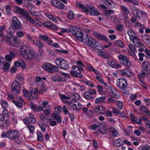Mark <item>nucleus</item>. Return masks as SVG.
<instances>
[{
	"label": "nucleus",
	"mask_w": 150,
	"mask_h": 150,
	"mask_svg": "<svg viewBox=\"0 0 150 150\" xmlns=\"http://www.w3.org/2000/svg\"><path fill=\"white\" fill-rule=\"evenodd\" d=\"M19 135V133L16 130H9L7 131V137L11 140H13L18 143L20 142Z\"/></svg>",
	"instance_id": "20e7f679"
},
{
	"label": "nucleus",
	"mask_w": 150,
	"mask_h": 150,
	"mask_svg": "<svg viewBox=\"0 0 150 150\" xmlns=\"http://www.w3.org/2000/svg\"><path fill=\"white\" fill-rule=\"evenodd\" d=\"M100 133L102 134H105L107 132V129L104 125H102L101 127L98 129Z\"/></svg>",
	"instance_id": "bb28decb"
},
{
	"label": "nucleus",
	"mask_w": 150,
	"mask_h": 150,
	"mask_svg": "<svg viewBox=\"0 0 150 150\" xmlns=\"http://www.w3.org/2000/svg\"><path fill=\"white\" fill-rule=\"evenodd\" d=\"M119 81L117 83V86L120 89L124 90L127 88V83L126 80L124 78H120Z\"/></svg>",
	"instance_id": "9d476101"
},
{
	"label": "nucleus",
	"mask_w": 150,
	"mask_h": 150,
	"mask_svg": "<svg viewBox=\"0 0 150 150\" xmlns=\"http://www.w3.org/2000/svg\"><path fill=\"white\" fill-rule=\"evenodd\" d=\"M23 122L26 124L31 123H35L36 122V119L35 117H28L24 119Z\"/></svg>",
	"instance_id": "f3484780"
},
{
	"label": "nucleus",
	"mask_w": 150,
	"mask_h": 150,
	"mask_svg": "<svg viewBox=\"0 0 150 150\" xmlns=\"http://www.w3.org/2000/svg\"><path fill=\"white\" fill-rule=\"evenodd\" d=\"M13 41L15 45H13L14 46H18L20 43V41L17 39H14Z\"/></svg>",
	"instance_id": "8fccbe9b"
},
{
	"label": "nucleus",
	"mask_w": 150,
	"mask_h": 150,
	"mask_svg": "<svg viewBox=\"0 0 150 150\" xmlns=\"http://www.w3.org/2000/svg\"><path fill=\"white\" fill-rule=\"evenodd\" d=\"M139 110L142 112H144L148 115H150V112L149 111L148 109L145 106H141Z\"/></svg>",
	"instance_id": "a878e982"
},
{
	"label": "nucleus",
	"mask_w": 150,
	"mask_h": 150,
	"mask_svg": "<svg viewBox=\"0 0 150 150\" xmlns=\"http://www.w3.org/2000/svg\"><path fill=\"white\" fill-rule=\"evenodd\" d=\"M33 16H38L40 17L41 16V14L40 13L39 11H35V12H33L32 13Z\"/></svg>",
	"instance_id": "680f3d73"
},
{
	"label": "nucleus",
	"mask_w": 150,
	"mask_h": 150,
	"mask_svg": "<svg viewBox=\"0 0 150 150\" xmlns=\"http://www.w3.org/2000/svg\"><path fill=\"white\" fill-rule=\"evenodd\" d=\"M68 18L71 20H72L74 17V14L72 11H70L67 15Z\"/></svg>",
	"instance_id": "c9c22d12"
},
{
	"label": "nucleus",
	"mask_w": 150,
	"mask_h": 150,
	"mask_svg": "<svg viewBox=\"0 0 150 150\" xmlns=\"http://www.w3.org/2000/svg\"><path fill=\"white\" fill-rule=\"evenodd\" d=\"M93 44H92V46H90L91 47H93V48H95L98 50H102L103 48L102 47L100 43H99L93 40Z\"/></svg>",
	"instance_id": "6ab92c4d"
},
{
	"label": "nucleus",
	"mask_w": 150,
	"mask_h": 150,
	"mask_svg": "<svg viewBox=\"0 0 150 150\" xmlns=\"http://www.w3.org/2000/svg\"><path fill=\"white\" fill-rule=\"evenodd\" d=\"M142 150H150V146L147 145L143 146L142 148Z\"/></svg>",
	"instance_id": "774afa93"
},
{
	"label": "nucleus",
	"mask_w": 150,
	"mask_h": 150,
	"mask_svg": "<svg viewBox=\"0 0 150 150\" xmlns=\"http://www.w3.org/2000/svg\"><path fill=\"white\" fill-rule=\"evenodd\" d=\"M21 84L18 83L16 80H14L11 85V93L12 94L16 95L20 93Z\"/></svg>",
	"instance_id": "39448f33"
},
{
	"label": "nucleus",
	"mask_w": 150,
	"mask_h": 150,
	"mask_svg": "<svg viewBox=\"0 0 150 150\" xmlns=\"http://www.w3.org/2000/svg\"><path fill=\"white\" fill-rule=\"evenodd\" d=\"M27 127L29 128L30 133L31 134H33L34 132L35 127L32 125H29Z\"/></svg>",
	"instance_id": "a19ab883"
},
{
	"label": "nucleus",
	"mask_w": 150,
	"mask_h": 150,
	"mask_svg": "<svg viewBox=\"0 0 150 150\" xmlns=\"http://www.w3.org/2000/svg\"><path fill=\"white\" fill-rule=\"evenodd\" d=\"M130 117L132 120V122L134 123H136L137 124H139V122L136 121L135 120V117L134 116L133 114L132 113L130 114Z\"/></svg>",
	"instance_id": "603ef678"
},
{
	"label": "nucleus",
	"mask_w": 150,
	"mask_h": 150,
	"mask_svg": "<svg viewBox=\"0 0 150 150\" xmlns=\"http://www.w3.org/2000/svg\"><path fill=\"white\" fill-rule=\"evenodd\" d=\"M4 59L0 57V65L2 66L3 67L2 69H3L4 71L6 72L8 71L9 70L10 64L6 62H4L3 61L4 60Z\"/></svg>",
	"instance_id": "f8f14e48"
},
{
	"label": "nucleus",
	"mask_w": 150,
	"mask_h": 150,
	"mask_svg": "<svg viewBox=\"0 0 150 150\" xmlns=\"http://www.w3.org/2000/svg\"><path fill=\"white\" fill-rule=\"evenodd\" d=\"M55 64L58 67L61 69L67 70L69 67L68 62L62 58L57 59L55 61Z\"/></svg>",
	"instance_id": "7ed1b4c3"
},
{
	"label": "nucleus",
	"mask_w": 150,
	"mask_h": 150,
	"mask_svg": "<svg viewBox=\"0 0 150 150\" xmlns=\"http://www.w3.org/2000/svg\"><path fill=\"white\" fill-rule=\"evenodd\" d=\"M15 54L12 51L10 52L9 54L5 56V59L8 61H11V59L15 57Z\"/></svg>",
	"instance_id": "5701e85b"
},
{
	"label": "nucleus",
	"mask_w": 150,
	"mask_h": 150,
	"mask_svg": "<svg viewBox=\"0 0 150 150\" xmlns=\"http://www.w3.org/2000/svg\"><path fill=\"white\" fill-rule=\"evenodd\" d=\"M30 105L32 109L35 111L37 109V106L35 105L33 102L30 103Z\"/></svg>",
	"instance_id": "052dcab7"
},
{
	"label": "nucleus",
	"mask_w": 150,
	"mask_h": 150,
	"mask_svg": "<svg viewBox=\"0 0 150 150\" xmlns=\"http://www.w3.org/2000/svg\"><path fill=\"white\" fill-rule=\"evenodd\" d=\"M21 54L24 58L28 60H32L33 54V52L31 48L29 47H26L22 48L21 50Z\"/></svg>",
	"instance_id": "f03ea898"
},
{
	"label": "nucleus",
	"mask_w": 150,
	"mask_h": 150,
	"mask_svg": "<svg viewBox=\"0 0 150 150\" xmlns=\"http://www.w3.org/2000/svg\"><path fill=\"white\" fill-rule=\"evenodd\" d=\"M38 122L39 123L40 127L42 131L44 132L45 131V126L44 124L41 122Z\"/></svg>",
	"instance_id": "e433bc0d"
},
{
	"label": "nucleus",
	"mask_w": 150,
	"mask_h": 150,
	"mask_svg": "<svg viewBox=\"0 0 150 150\" xmlns=\"http://www.w3.org/2000/svg\"><path fill=\"white\" fill-rule=\"evenodd\" d=\"M51 78L54 82H60L65 81V78L60 76L52 75L51 76Z\"/></svg>",
	"instance_id": "dca6fc26"
},
{
	"label": "nucleus",
	"mask_w": 150,
	"mask_h": 150,
	"mask_svg": "<svg viewBox=\"0 0 150 150\" xmlns=\"http://www.w3.org/2000/svg\"><path fill=\"white\" fill-rule=\"evenodd\" d=\"M40 39H42V40L44 41H46L49 38L48 37L45 35H43L41 34L39 35Z\"/></svg>",
	"instance_id": "a18cd8bd"
},
{
	"label": "nucleus",
	"mask_w": 150,
	"mask_h": 150,
	"mask_svg": "<svg viewBox=\"0 0 150 150\" xmlns=\"http://www.w3.org/2000/svg\"><path fill=\"white\" fill-rule=\"evenodd\" d=\"M25 17L26 19L28 20L29 22L33 24H35V22L33 20V19L29 16L28 13V16H25Z\"/></svg>",
	"instance_id": "72a5a7b5"
},
{
	"label": "nucleus",
	"mask_w": 150,
	"mask_h": 150,
	"mask_svg": "<svg viewBox=\"0 0 150 150\" xmlns=\"http://www.w3.org/2000/svg\"><path fill=\"white\" fill-rule=\"evenodd\" d=\"M129 47L130 50L134 52L136 50V49L135 47L132 44H130L129 45Z\"/></svg>",
	"instance_id": "bf43d9fd"
},
{
	"label": "nucleus",
	"mask_w": 150,
	"mask_h": 150,
	"mask_svg": "<svg viewBox=\"0 0 150 150\" xmlns=\"http://www.w3.org/2000/svg\"><path fill=\"white\" fill-rule=\"evenodd\" d=\"M95 34L96 37L98 39L103 40L106 42H108V40L105 36L97 33H95Z\"/></svg>",
	"instance_id": "412c9836"
},
{
	"label": "nucleus",
	"mask_w": 150,
	"mask_h": 150,
	"mask_svg": "<svg viewBox=\"0 0 150 150\" xmlns=\"http://www.w3.org/2000/svg\"><path fill=\"white\" fill-rule=\"evenodd\" d=\"M51 3L52 5L58 9H62L65 8L64 5L58 1H52Z\"/></svg>",
	"instance_id": "4468645a"
},
{
	"label": "nucleus",
	"mask_w": 150,
	"mask_h": 150,
	"mask_svg": "<svg viewBox=\"0 0 150 150\" xmlns=\"http://www.w3.org/2000/svg\"><path fill=\"white\" fill-rule=\"evenodd\" d=\"M79 28L76 26H72L69 28V31L74 35L76 32V31L78 30H79Z\"/></svg>",
	"instance_id": "cd10ccee"
},
{
	"label": "nucleus",
	"mask_w": 150,
	"mask_h": 150,
	"mask_svg": "<svg viewBox=\"0 0 150 150\" xmlns=\"http://www.w3.org/2000/svg\"><path fill=\"white\" fill-rule=\"evenodd\" d=\"M71 109L73 110L79 111L76 104H73L71 106Z\"/></svg>",
	"instance_id": "69168bd1"
},
{
	"label": "nucleus",
	"mask_w": 150,
	"mask_h": 150,
	"mask_svg": "<svg viewBox=\"0 0 150 150\" xmlns=\"http://www.w3.org/2000/svg\"><path fill=\"white\" fill-rule=\"evenodd\" d=\"M48 108H47V109H45L44 110V112L45 113V115L47 116H48L50 114V107L48 106Z\"/></svg>",
	"instance_id": "13d9d810"
},
{
	"label": "nucleus",
	"mask_w": 150,
	"mask_h": 150,
	"mask_svg": "<svg viewBox=\"0 0 150 150\" xmlns=\"http://www.w3.org/2000/svg\"><path fill=\"white\" fill-rule=\"evenodd\" d=\"M109 132L111 133L113 136L116 137L118 134V132L117 130L113 127H110L109 128Z\"/></svg>",
	"instance_id": "393cba45"
},
{
	"label": "nucleus",
	"mask_w": 150,
	"mask_h": 150,
	"mask_svg": "<svg viewBox=\"0 0 150 150\" xmlns=\"http://www.w3.org/2000/svg\"><path fill=\"white\" fill-rule=\"evenodd\" d=\"M44 25L45 26L50 28L51 26V25H52V23L51 22H47L45 23H44Z\"/></svg>",
	"instance_id": "0e129e2a"
},
{
	"label": "nucleus",
	"mask_w": 150,
	"mask_h": 150,
	"mask_svg": "<svg viewBox=\"0 0 150 150\" xmlns=\"http://www.w3.org/2000/svg\"><path fill=\"white\" fill-rule=\"evenodd\" d=\"M108 3L107 4H108V7L110 8H113V7L115 6V3L112 1L111 0H108Z\"/></svg>",
	"instance_id": "473e14b6"
},
{
	"label": "nucleus",
	"mask_w": 150,
	"mask_h": 150,
	"mask_svg": "<svg viewBox=\"0 0 150 150\" xmlns=\"http://www.w3.org/2000/svg\"><path fill=\"white\" fill-rule=\"evenodd\" d=\"M116 28L118 30L121 31L123 29V26L122 24H119L116 25Z\"/></svg>",
	"instance_id": "3c124183"
},
{
	"label": "nucleus",
	"mask_w": 150,
	"mask_h": 150,
	"mask_svg": "<svg viewBox=\"0 0 150 150\" xmlns=\"http://www.w3.org/2000/svg\"><path fill=\"white\" fill-rule=\"evenodd\" d=\"M38 135L37 140L40 141H42L43 139V137L42 134L40 132L37 133Z\"/></svg>",
	"instance_id": "79ce46f5"
},
{
	"label": "nucleus",
	"mask_w": 150,
	"mask_h": 150,
	"mask_svg": "<svg viewBox=\"0 0 150 150\" xmlns=\"http://www.w3.org/2000/svg\"><path fill=\"white\" fill-rule=\"evenodd\" d=\"M76 7L79 8L81 9L83 11L88 12L91 11V14L93 15H97L100 14V13L96 10H95V8L91 6H88L86 7L82 4L79 2H76Z\"/></svg>",
	"instance_id": "f257e3e1"
},
{
	"label": "nucleus",
	"mask_w": 150,
	"mask_h": 150,
	"mask_svg": "<svg viewBox=\"0 0 150 150\" xmlns=\"http://www.w3.org/2000/svg\"><path fill=\"white\" fill-rule=\"evenodd\" d=\"M59 96L61 99L62 100H63V99L69 100L71 99V97H70L66 96L64 94H63L61 95H60Z\"/></svg>",
	"instance_id": "4d7b16f0"
},
{
	"label": "nucleus",
	"mask_w": 150,
	"mask_h": 150,
	"mask_svg": "<svg viewBox=\"0 0 150 150\" xmlns=\"http://www.w3.org/2000/svg\"><path fill=\"white\" fill-rule=\"evenodd\" d=\"M79 95L77 94H72L70 96L71 98H72V100L74 101L75 102L76 101V100H78L79 99Z\"/></svg>",
	"instance_id": "c756f323"
},
{
	"label": "nucleus",
	"mask_w": 150,
	"mask_h": 150,
	"mask_svg": "<svg viewBox=\"0 0 150 150\" xmlns=\"http://www.w3.org/2000/svg\"><path fill=\"white\" fill-rule=\"evenodd\" d=\"M118 58L121 63L124 65L126 66L127 68H129L131 66V62L125 55H120L119 56Z\"/></svg>",
	"instance_id": "0eeeda50"
},
{
	"label": "nucleus",
	"mask_w": 150,
	"mask_h": 150,
	"mask_svg": "<svg viewBox=\"0 0 150 150\" xmlns=\"http://www.w3.org/2000/svg\"><path fill=\"white\" fill-rule=\"evenodd\" d=\"M35 44L40 48H42L43 46V44L39 41H36Z\"/></svg>",
	"instance_id": "09e8293b"
},
{
	"label": "nucleus",
	"mask_w": 150,
	"mask_h": 150,
	"mask_svg": "<svg viewBox=\"0 0 150 150\" xmlns=\"http://www.w3.org/2000/svg\"><path fill=\"white\" fill-rule=\"evenodd\" d=\"M122 142V139H121L119 138L117 139L114 140L113 141V142L114 144H116L117 143H118L119 144V145L118 146H121L122 144V143L121 142Z\"/></svg>",
	"instance_id": "58836bf2"
},
{
	"label": "nucleus",
	"mask_w": 150,
	"mask_h": 150,
	"mask_svg": "<svg viewBox=\"0 0 150 150\" xmlns=\"http://www.w3.org/2000/svg\"><path fill=\"white\" fill-rule=\"evenodd\" d=\"M81 39L82 40H79L83 42L90 47V46H92V45L94 43L93 42L94 40L88 35H86V37L83 38V36L82 37H81Z\"/></svg>",
	"instance_id": "1a4fd4ad"
},
{
	"label": "nucleus",
	"mask_w": 150,
	"mask_h": 150,
	"mask_svg": "<svg viewBox=\"0 0 150 150\" xmlns=\"http://www.w3.org/2000/svg\"><path fill=\"white\" fill-rule=\"evenodd\" d=\"M104 109V107L102 106H97L94 109V111L96 113H98L101 110Z\"/></svg>",
	"instance_id": "4c0bfd02"
},
{
	"label": "nucleus",
	"mask_w": 150,
	"mask_h": 150,
	"mask_svg": "<svg viewBox=\"0 0 150 150\" xmlns=\"http://www.w3.org/2000/svg\"><path fill=\"white\" fill-rule=\"evenodd\" d=\"M33 54L32 59L33 58L35 61L38 62H39L40 60L41 57L38 54L33 52Z\"/></svg>",
	"instance_id": "b1692460"
},
{
	"label": "nucleus",
	"mask_w": 150,
	"mask_h": 150,
	"mask_svg": "<svg viewBox=\"0 0 150 150\" xmlns=\"http://www.w3.org/2000/svg\"><path fill=\"white\" fill-rule=\"evenodd\" d=\"M73 71L71 70L70 71V74L72 76L75 77H82V75L81 74V71H83V69L81 67L74 66H73Z\"/></svg>",
	"instance_id": "423d86ee"
},
{
	"label": "nucleus",
	"mask_w": 150,
	"mask_h": 150,
	"mask_svg": "<svg viewBox=\"0 0 150 150\" xmlns=\"http://www.w3.org/2000/svg\"><path fill=\"white\" fill-rule=\"evenodd\" d=\"M129 3H132L135 5H138L139 4V2L137 0H129Z\"/></svg>",
	"instance_id": "338daca9"
},
{
	"label": "nucleus",
	"mask_w": 150,
	"mask_h": 150,
	"mask_svg": "<svg viewBox=\"0 0 150 150\" xmlns=\"http://www.w3.org/2000/svg\"><path fill=\"white\" fill-rule=\"evenodd\" d=\"M105 99V98L104 97H100L97 98L95 100L96 103H100L103 102Z\"/></svg>",
	"instance_id": "7c9ffc66"
},
{
	"label": "nucleus",
	"mask_w": 150,
	"mask_h": 150,
	"mask_svg": "<svg viewBox=\"0 0 150 150\" xmlns=\"http://www.w3.org/2000/svg\"><path fill=\"white\" fill-rule=\"evenodd\" d=\"M105 15L106 16H109L111 14H113L114 12V11L111 10H107L106 11Z\"/></svg>",
	"instance_id": "6e6d98bb"
},
{
	"label": "nucleus",
	"mask_w": 150,
	"mask_h": 150,
	"mask_svg": "<svg viewBox=\"0 0 150 150\" xmlns=\"http://www.w3.org/2000/svg\"><path fill=\"white\" fill-rule=\"evenodd\" d=\"M58 71L59 69L57 67L50 64L49 73H52L55 72H57Z\"/></svg>",
	"instance_id": "4be33fe9"
},
{
	"label": "nucleus",
	"mask_w": 150,
	"mask_h": 150,
	"mask_svg": "<svg viewBox=\"0 0 150 150\" xmlns=\"http://www.w3.org/2000/svg\"><path fill=\"white\" fill-rule=\"evenodd\" d=\"M142 40L146 43H148L149 44H150V42L149 41L150 40V37H142Z\"/></svg>",
	"instance_id": "5fc2aeb1"
},
{
	"label": "nucleus",
	"mask_w": 150,
	"mask_h": 150,
	"mask_svg": "<svg viewBox=\"0 0 150 150\" xmlns=\"http://www.w3.org/2000/svg\"><path fill=\"white\" fill-rule=\"evenodd\" d=\"M106 89L108 92L112 94L114 98H120L119 96L117 95V92L114 88L109 86H106Z\"/></svg>",
	"instance_id": "2eb2a0df"
},
{
	"label": "nucleus",
	"mask_w": 150,
	"mask_h": 150,
	"mask_svg": "<svg viewBox=\"0 0 150 150\" xmlns=\"http://www.w3.org/2000/svg\"><path fill=\"white\" fill-rule=\"evenodd\" d=\"M127 33L130 37L131 41H132V38H131L132 37L133 38V37H134V33L132 30H129L127 31Z\"/></svg>",
	"instance_id": "37998d69"
},
{
	"label": "nucleus",
	"mask_w": 150,
	"mask_h": 150,
	"mask_svg": "<svg viewBox=\"0 0 150 150\" xmlns=\"http://www.w3.org/2000/svg\"><path fill=\"white\" fill-rule=\"evenodd\" d=\"M115 44L117 46L122 47H124V45L122 41L120 40L116 41L115 42Z\"/></svg>",
	"instance_id": "f704fd0d"
},
{
	"label": "nucleus",
	"mask_w": 150,
	"mask_h": 150,
	"mask_svg": "<svg viewBox=\"0 0 150 150\" xmlns=\"http://www.w3.org/2000/svg\"><path fill=\"white\" fill-rule=\"evenodd\" d=\"M134 45L136 46L137 47H144V45L140 40L139 42H138L137 43H136V44H135Z\"/></svg>",
	"instance_id": "e2e57ef3"
},
{
	"label": "nucleus",
	"mask_w": 150,
	"mask_h": 150,
	"mask_svg": "<svg viewBox=\"0 0 150 150\" xmlns=\"http://www.w3.org/2000/svg\"><path fill=\"white\" fill-rule=\"evenodd\" d=\"M121 8L122 10L124 11L126 14H127L129 13V11L126 7L123 6H121Z\"/></svg>",
	"instance_id": "c03bdc74"
},
{
	"label": "nucleus",
	"mask_w": 150,
	"mask_h": 150,
	"mask_svg": "<svg viewBox=\"0 0 150 150\" xmlns=\"http://www.w3.org/2000/svg\"><path fill=\"white\" fill-rule=\"evenodd\" d=\"M139 40H140L137 37L134 36L133 37L132 39V41L134 42V45L136 44V43Z\"/></svg>",
	"instance_id": "49530a36"
},
{
	"label": "nucleus",
	"mask_w": 150,
	"mask_h": 150,
	"mask_svg": "<svg viewBox=\"0 0 150 150\" xmlns=\"http://www.w3.org/2000/svg\"><path fill=\"white\" fill-rule=\"evenodd\" d=\"M53 118L59 122H61V117L60 116H58L57 114L53 112Z\"/></svg>",
	"instance_id": "c85d7f7f"
},
{
	"label": "nucleus",
	"mask_w": 150,
	"mask_h": 150,
	"mask_svg": "<svg viewBox=\"0 0 150 150\" xmlns=\"http://www.w3.org/2000/svg\"><path fill=\"white\" fill-rule=\"evenodd\" d=\"M96 93V91L95 89H90L88 91L85 92L84 95V97L86 99L90 100L94 98L93 95Z\"/></svg>",
	"instance_id": "6e6552de"
},
{
	"label": "nucleus",
	"mask_w": 150,
	"mask_h": 150,
	"mask_svg": "<svg viewBox=\"0 0 150 150\" xmlns=\"http://www.w3.org/2000/svg\"><path fill=\"white\" fill-rule=\"evenodd\" d=\"M142 67L143 71L149 72L150 64L147 62H144L143 63Z\"/></svg>",
	"instance_id": "aec40b11"
},
{
	"label": "nucleus",
	"mask_w": 150,
	"mask_h": 150,
	"mask_svg": "<svg viewBox=\"0 0 150 150\" xmlns=\"http://www.w3.org/2000/svg\"><path fill=\"white\" fill-rule=\"evenodd\" d=\"M13 102L18 107L20 108L22 107V104L23 103L15 100L13 101Z\"/></svg>",
	"instance_id": "ea45409f"
},
{
	"label": "nucleus",
	"mask_w": 150,
	"mask_h": 150,
	"mask_svg": "<svg viewBox=\"0 0 150 150\" xmlns=\"http://www.w3.org/2000/svg\"><path fill=\"white\" fill-rule=\"evenodd\" d=\"M12 25L13 28L16 29H20L21 25L20 21L16 17H13L12 19Z\"/></svg>",
	"instance_id": "9b49d317"
},
{
	"label": "nucleus",
	"mask_w": 150,
	"mask_h": 150,
	"mask_svg": "<svg viewBox=\"0 0 150 150\" xmlns=\"http://www.w3.org/2000/svg\"><path fill=\"white\" fill-rule=\"evenodd\" d=\"M15 11L16 13L22 15L24 17L25 16H28V12L27 11L25 10L24 9L16 6H15Z\"/></svg>",
	"instance_id": "ddd939ff"
},
{
	"label": "nucleus",
	"mask_w": 150,
	"mask_h": 150,
	"mask_svg": "<svg viewBox=\"0 0 150 150\" xmlns=\"http://www.w3.org/2000/svg\"><path fill=\"white\" fill-rule=\"evenodd\" d=\"M78 30L76 31V32L74 35L77 39L79 40H81V37L83 36V31L79 28V30Z\"/></svg>",
	"instance_id": "a211bd4d"
},
{
	"label": "nucleus",
	"mask_w": 150,
	"mask_h": 150,
	"mask_svg": "<svg viewBox=\"0 0 150 150\" xmlns=\"http://www.w3.org/2000/svg\"><path fill=\"white\" fill-rule=\"evenodd\" d=\"M1 103L2 107L4 109L6 108L8 106V104L6 101L4 100L1 101Z\"/></svg>",
	"instance_id": "de8ad7c7"
},
{
	"label": "nucleus",
	"mask_w": 150,
	"mask_h": 150,
	"mask_svg": "<svg viewBox=\"0 0 150 150\" xmlns=\"http://www.w3.org/2000/svg\"><path fill=\"white\" fill-rule=\"evenodd\" d=\"M50 64L48 63L44 64H42V67L44 69L49 72V70Z\"/></svg>",
	"instance_id": "2f4dec72"
},
{
	"label": "nucleus",
	"mask_w": 150,
	"mask_h": 150,
	"mask_svg": "<svg viewBox=\"0 0 150 150\" xmlns=\"http://www.w3.org/2000/svg\"><path fill=\"white\" fill-rule=\"evenodd\" d=\"M17 79L18 81H17V82H18V83H20L21 85L24 81V79L23 77L21 76L19 77L18 76L17 77Z\"/></svg>",
	"instance_id": "864d4df0"
}]
</instances>
